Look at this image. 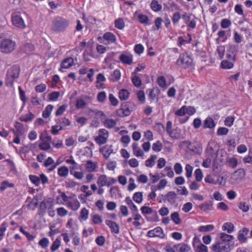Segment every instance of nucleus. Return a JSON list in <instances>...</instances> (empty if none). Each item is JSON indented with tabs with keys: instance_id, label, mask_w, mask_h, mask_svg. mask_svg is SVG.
<instances>
[{
	"instance_id": "nucleus-32",
	"label": "nucleus",
	"mask_w": 252,
	"mask_h": 252,
	"mask_svg": "<svg viewBox=\"0 0 252 252\" xmlns=\"http://www.w3.org/2000/svg\"><path fill=\"white\" fill-rule=\"evenodd\" d=\"M234 226L231 222L224 223L222 226V230H226L228 233H231L234 230Z\"/></svg>"
},
{
	"instance_id": "nucleus-51",
	"label": "nucleus",
	"mask_w": 252,
	"mask_h": 252,
	"mask_svg": "<svg viewBox=\"0 0 252 252\" xmlns=\"http://www.w3.org/2000/svg\"><path fill=\"white\" fill-rule=\"evenodd\" d=\"M108 98L111 105L113 106L118 105L119 101L113 94H109Z\"/></svg>"
},
{
	"instance_id": "nucleus-28",
	"label": "nucleus",
	"mask_w": 252,
	"mask_h": 252,
	"mask_svg": "<svg viewBox=\"0 0 252 252\" xmlns=\"http://www.w3.org/2000/svg\"><path fill=\"white\" fill-rule=\"evenodd\" d=\"M121 77V72L118 69L115 70L110 76V80L115 82L118 81Z\"/></svg>"
},
{
	"instance_id": "nucleus-3",
	"label": "nucleus",
	"mask_w": 252,
	"mask_h": 252,
	"mask_svg": "<svg viewBox=\"0 0 252 252\" xmlns=\"http://www.w3.org/2000/svg\"><path fill=\"white\" fill-rule=\"evenodd\" d=\"M176 63L178 65L187 69L193 66V60L188 53H184L180 55Z\"/></svg>"
},
{
	"instance_id": "nucleus-18",
	"label": "nucleus",
	"mask_w": 252,
	"mask_h": 252,
	"mask_svg": "<svg viewBox=\"0 0 252 252\" xmlns=\"http://www.w3.org/2000/svg\"><path fill=\"white\" fill-rule=\"evenodd\" d=\"M106 224L108 225L111 229V232L116 234L119 233V226L114 221L106 220L105 221Z\"/></svg>"
},
{
	"instance_id": "nucleus-60",
	"label": "nucleus",
	"mask_w": 252,
	"mask_h": 252,
	"mask_svg": "<svg viewBox=\"0 0 252 252\" xmlns=\"http://www.w3.org/2000/svg\"><path fill=\"white\" fill-rule=\"evenodd\" d=\"M185 170L186 171V177L188 178H190L192 176L193 167L190 165L188 164L186 166Z\"/></svg>"
},
{
	"instance_id": "nucleus-25",
	"label": "nucleus",
	"mask_w": 252,
	"mask_h": 252,
	"mask_svg": "<svg viewBox=\"0 0 252 252\" xmlns=\"http://www.w3.org/2000/svg\"><path fill=\"white\" fill-rule=\"evenodd\" d=\"M235 62L228 61V60H223L220 64V66L222 69H229L233 68Z\"/></svg>"
},
{
	"instance_id": "nucleus-53",
	"label": "nucleus",
	"mask_w": 252,
	"mask_h": 252,
	"mask_svg": "<svg viewBox=\"0 0 252 252\" xmlns=\"http://www.w3.org/2000/svg\"><path fill=\"white\" fill-rule=\"evenodd\" d=\"M34 117V115L31 112H29L27 115L24 117H22L20 120L25 122H28L32 121Z\"/></svg>"
},
{
	"instance_id": "nucleus-27",
	"label": "nucleus",
	"mask_w": 252,
	"mask_h": 252,
	"mask_svg": "<svg viewBox=\"0 0 252 252\" xmlns=\"http://www.w3.org/2000/svg\"><path fill=\"white\" fill-rule=\"evenodd\" d=\"M215 126V124L213 121V120L210 117H208L204 121L203 125V127L204 128H212L214 127Z\"/></svg>"
},
{
	"instance_id": "nucleus-46",
	"label": "nucleus",
	"mask_w": 252,
	"mask_h": 252,
	"mask_svg": "<svg viewBox=\"0 0 252 252\" xmlns=\"http://www.w3.org/2000/svg\"><path fill=\"white\" fill-rule=\"evenodd\" d=\"M104 125L106 127L111 128L116 125V122L113 119H107L105 121Z\"/></svg>"
},
{
	"instance_id": "nucleus-20",
	"label": "nucleus",
	"mask_w": 252,
	"mask_h": 252,
	"mask_svg": "<svg viewBox=\"0 0 252 252\" xmlns=\"http://www.w3.org/2000/svg\"><path fill=\"white\" fill-rule=\"evenodd\" d=\"M220 238L221 240V242H224L226 243L234 244L233 239V236L229 234H225L224 233H221L220 234Z\"/></svg>"
},
{
	"instance_id": "nucleus-55",
	"label": "nucleus",
	"mask_w": 252,
	"mask_h": 252,
	"mask_svg": "<svg viewBox=\"0 0 252 252\" xmlns=\"http://www.w3.org/2000/svg\"><path fill=\"white\" fill-rule=\"evenodd\" d=\"M132 82L136 87H139L141 85V80L139 77L134 75L132 78Z\"/></svg>"
},
{
	"instance_id": "nucleus-4",
	"label": "nucleus",
	"mask_w": 252,
	"mask_h": 252,
	"mask_svg": "<svg viewBox=\"0 0 252 252\" xmlns=\"http://www.w3.org/2000/svg\"><path fill=\"white\" fill-rule=\"evenodd\" d=\"M16 46L15 41L10 38H4L0 42V49L2 53L8 54L15 50Z\"/></svg>"
},
{
	"instance_id": "nucleus-30",
	"label": "nucleus",
	"mask_w": 252,
	"mask_h": 252,
	"mask_svg": "<svg viewBox=\"0 0 252 252\" xmlns=\"http://www.w3.org/2000/svg\"><path fill=\"white\" fill-rule=\"evenodd\" d=\"M151 7L153 11L157 12L161 10L162 6L157 0H153L151 3Z\"/></svg>"
},
{
	"instance_id": "nucleus-33",
	"label": "nucleus",
	"mask_w": 252,
	"mask_h": 252,
	"mask_svg": "<svg viewBox=\"0 0 252 252\" xmlns=\"http://www.w3.org/2000/svg\"><path fill=\"white\" fill-rule=\"evenodd\" d=\"M53 108L54 107L52 105H48L46 107L45 110H44L42 112V116L44 118H48L50 116Z\"/></svg>"
},
{
	"instance_id": "nucleus-21",
	"label": "nucleus",
	"mask_w": 252,
	"mask_h": 252,
	"mask_svg": "<svg viewBox=\"0 0 252 252\" xmlns=\"http://www.w3.org/2000/svg\"><path fill=\"white\" fill-rule=\"evenodd\" d=\"M40 139L42 141L39 144V147L41 150L47 151L51 148L49 142L45 141L44 135H40Z\"/></svg>"
},
{
	"instance_id": "nucleus-11",
	"label": "nucleus",
	"mask_w": 252,
	"mask_h": 252,
	"mask_svg": "<svg viewBox=\"0 0 252 252\" xmlns=\"http://www.w3.org/2000/svg\"><path fill=\"white\" fill-rule=\"evenodd\" d=\"M245 176V170L243 168H240L233 173L232 178L236 181H240L244 178Z\"/></svg>"
},
{
	"instance_id": "nucleus-34",
	"label": "nucleus",
	"mask_w": 252,
	"mask_h": 252,
	"mask_svg": "<svg viewBox=\"0 0 252 252\" xmlns=\"http://www.w3.org/2000/svg\"><path fill=\"white\" fill-rule=\"evenodd\" d=\"M156 155H152L150 158L146 160L145 165L147 167H152L155 163V160L157 159Z\"/></svg>"
},
{
	"instance_id": "nucleus-13",
	"label": "nucleus",
	"mask_w": 252,
	"mask_h": 252,
	"mask_svg": "<svg viewBox=\"0 0 252 252\" xmlns=\"http://www.w3.org/2000/svg\"><path fill=\"white\" fill-rule=\"evenodd\" d=\"M16 130L13 129L12 131L15 135H22L24 134L25 130L22 124L16 122L14 125Z\"/></svg>"
},
{
	"instance_id": "nucleus-54",
	"label": "nucleus",
	"mask_w": 252,
	"mask_h": 252,
	"mask_svg": "<svg viewBox=\"0 0 252 252\" xmlns=\"http://www.w3.org/2000/svg\"><path fill=\"white\" fill-rule=\"evenodd\" d=\"M231 25V22L228 19H223L220 23L221 27L223 29H226Z\"/></svg>"
},
{
	"instance_id": "nucleus-48",
	"label": "nucleus",
	"mask_w": 252,
	"mask_h": 252,
	"mask_svg": "<svg viewBox=\"0 0 252 252\" xmlns=\"http://www.w3.org/2000/svg\"><path fill=\"white\" fill-rule=\"evenodd\" d=\"M13 184L9 183L7 181H3L1 183V186L0 187V190L1 191H4L6 188H12L14 187Z\"/></svg>"
},
{
	"instance_id": "nucleus-26",
	"label": "nucleus",
	"mask_w": 252,
	"mask_h": 252,
	"mask_svg": "<svg viewBox=\"0 0 252 252\" xmlns=\"http://www.w3.org/2000/svg\"><path fill=\"white\" fill-rule=\"evenodd\" d=\"M132 148L133 149V154L136 157H143L144 154L142 151L138 147V144L137 143H133L132 144Z\"/></svg>"
},
{
	"instance_id": "nucleus-14",
	"label": "nucleus",
	"mask_w": 252,
	"mask_h": 252,
	"mask_svg": "<svg viewBox=\"0 0 252 252\" xmlns=\"http://www.w3.org/2000/svg\"><path fill=\"white\" fill-rule=\"evenodd\" d=\"M99 151L102 154L104 158H108L113 152L112 146L108 145H106L100 149Z\"/></svg>"
},
{
	"instance_id": "nucleus-47",
	"label": "nucleus",
	"mask_w": 252,
	"mask_h": 252,
	"mask_svg": "<svg viewBox=\"0 0 252 252\" xmlns=\"http://www.w3.org/2000/svg\"><path fill=\"white\" fill-rule=\"evenodd\" d=\"M7 226L8 224L6 222H3L0 225V240L3 238V236H4V232L6 231Z\"/></svg>"
},
{
	"instance_id": "nucleus-8",
	"label": "nucleus",
	"mask_w": 252,
	"mask_h": 252,
	"mask_svg": "<svg viewBox=\"0 0 252 252\" xmlns=\"http://www.w3.org/2000/svg\"><path fill=\"white\" fill-rule=\"evenodd\" d=\"M67 25V21L63 19H56L54 22V28L57 31H63Z\"/></svg>"
},
{
	"instance_id": "nucleus-2",
	"label": "nucleus",
	"mask_w": 252,
	"mask_h": 252,
	"mask_svg": "<svg viewBox=\"0 0 252 252\" xmlns=\"http://www.w3.org/2000/svg\"><path fill=\"white\" fill-rule=\"evenodd\" d=\"M20 70L18 66L13 65L7 71L5 80L6 86H12L15 79L19 76Z\"/></svg>"
},
{
	"instance_id": "nucleus-5",
	"label": "nucleus",
	"mask_w": 252,
	"mask_h": 252,
	"mask_svg": "<svg viewBox=\"0 0 252 252\" xmlns=\"http://www.w3.org/2000/svg\"><path fill=\"white\" fill-rule=\"evenodd\" d=\"M234 246V244L220 242L213 244L211 249L215 252H230Z\"/></svg>"
},
{
	"instance_id": "nucleus-31",
	"label": "nucleus",
	"mask_w": 252,
	"mask_h": 252,
	"mask_svg": "<svg viewBox=\"0 0 252 252\" xmlns=\"http://www.w3.org/2000/svg\"><path fill=\"white\" fill-rule=\"evenodd\" d=\"M106 176L105 175H101L98 178L97 184L99 187H102L106 186Z\"/></svg>"
},
{
	"instance_id": "nucleus-64",
	"label": "nucleus",
	"mask_w": 252,
	"mask_h": 252,
	"mask_svg": "<svg viewBox=\"0 0 252 252\" xmlns=\"http://www.w3.org/2000/svg\"><path fill=\"white\" fill-rule=\"evenodd\" d=\"M49 242L47 238H43L41 239L38 243V244L43 248H45L48 247Z\"/></svg>"
},
{
	"instance_id": "nucleus-16",
	"label": "nucleus",
	"mask_w": 252,
	"mask_h": 252,
	"mask_svg": "<svg viewBox=\"0 0 252 252\" xmlns=\"http://www.w3.org/2000/svg\"><path fill=\"white\" fill-rule=\"evenodd\" d=\"M85 167L88 172H93L95 170V169L98 167V166L96 162L88 160L86 161Z\"/></svg>"
},
{
	"instance_id": "nucleus-63",
	"label": "nucleus",
	"mask_w": 252,
	"mask_h": 252,
	"mask_svg": "<svg viewBox=\"0 0 252 252\" xmlns=\"http://www.w3.org/2000/svg\"><path fill=\"white\" fill-rule=\"evenodd\" d=\"M181 14L179 12L174 13L172 17V22L174 24H176L181 19Z\"/></svg>"
},
{
	"instance_id": "nucleus-52",
	"label": "nucleus",
	"mask_w": 252,
	"mask_h": 252,
	"mask_svg": "<svg viewBox=\"0 0 252 252\" xmlns=\"http://www.w3.org/2000/svg\"><path fill=\"white\" fill-rule=\"evenodd\" d=\"M92 221L95 224H99L102 221V217L98 214L94 215L92 216Z\"/></svg>"
},
{
	"instance_id": "nucleus-45",
	"label": "nucleus",
	"mask_w": 252,
	"mask_h": 252,
	"mask_svg": "<svg viewBox=\"0 0 252 252\" xmlns=\"http://www.w3.org/2000/svg\"><path fill=\"white\" fill-rule=\"evenodd\" d=\"M214 229V226L212 224L200 226L199 227V231L200 232H207L213 230Z\"/></svg>"
},
{
	"instance_id": "nucleus-29",
	"label": "nucleus",
	"mask_w": 252,
	"mask_h": 252,
	"mask_svg": "<svg viewBox=\"0 0 252 252\" xmlns=\"http://www.w3.org/2000/svg\"><path fill=\"white\" fill-rule=\"evenodd\" d=\"M68 169L66 166H62L58 168V173L60 176L65 177L68 174Z\"/></svg>"
},
{
	"instance_id": "nucleus-59",
	"label": "nucleus",
	"mask_w": 252,
	"mask_h": 252,
	"mask_svg": "<svg viewBox=\"0 0 252 252\" xmlns=\"http://www.w3.org/2000/svg\"><path fill=\"white\" fill-rule=\"evenodd\" d=\"M88 215L89 212L88 210L85 208H83L81 211L80 218L83 220H85L88 219Z\"/></svg>"
},
{
	"instance_id": "nucleus-24",
	"label": "nucleus",
	"mask_w": 252,
	"mask_h": 252,
	"mask_svg": "<svg viewBox=\"0 0 252 252\" xmlns=\"http://www.w3.org/2000/svg\"><path fill=\"white\" fill-rule=\"evenodd\" d=\"M74 64V60L72 58L65 59L61 63V67L64 68H68Z\"/></svg>"
},
{
	"instance_id": "nucleus-42",
	"label": "nucleus",
	"mask_w": 252,
	"mask_h": 252,
	"mask_svg": "<svg viewBox=\"0 0 252 252\" xmlns=\"http://www.w3.org/2000/svg\"><path fill=\"white\" fill-rule=\"evenodd\" d=\"M133 200L137 203H140L143 200V194L141 192H135L133 196Z\"/></svg>"
},
{
	"instance_id": "nucleus-58",
	"label": "nucleus",
	"mask_w": 252,
	"mask_h": 252,
	"mask_svg": "<svg viewBox=\"0 0 252 252\" xmlns=\"http://www.w3.org/2000/svg\"><path fill=\"white\" fill-rule=\"evenodd\" d=\"M57 124L62 125H63V126H69L70 124V122L68 119H66L65 118H63L58 120Z\"/></svg>"
},
{
	"instance_id": "nucleus-19",
	"label": "nucleus",
	"mask_w": 252,
	"mask_h": 252,
	"mask_svg": "<svg viewBox=\"0 0 252 252\" xmlns=\"http://www.w3.org/2000/svg\"><path fill=\"white\" fill-rule=\"evenodd\" d=\"M52 207H53V202L49 200H44L40 204V208L43 212L46 209H51Z\"/></svg>"
},
{
	"instance_id": "nucleus-35",
	"label": "nucleus",
	"mask_w": 252,
	"mask_h": 252,
	"mask_svg": "<svg viewBox=\"0 0 252 252\" xmlns=\"http://www.w3.org/2000/svg\"><path fill=\"white\" fill-rule=\"evenodd\" d=\"M212 207L213 203L212 202H210L209 203H204L199 206V208L205 212L211 210L212 209Z\"/></svg>"
},
{
	"instance_id": "nucleus-37",
	"label": "nucleus",
	"mask_w": 252,
	"mask_h": 252,
	"mask_svg": "<svg viewBox=\"0 0 252 252\" xmlns=\"http://www.w3.org/2000/svg\"><path fill=\"white\" fill-rule=\"evenodd\" d=\"M107 136L99 135L95 138V141L97 144L100 145L105 144L107 141Z\"/></svg>"
},
{
	"instance_id": "nucleus-23",
	"label": "nucleus",
	"mask_w": 252,
	"mask_h": 252,
	"mask_svg": "<svg viewBox=\"0 0 252 252\" xmlns=\"http://www.w3.org/2000/svg\"><path fill=\"white\" fill-rule=\"evenodd\" d=\"M164 197L167 200L168 202L171 204H174L175 203L177 198V195L174 191H169Z\"/></svg>"
},
{
	"instance_id": "nucleus-12",
	"label": "nucleus",
	"mask_w": 252,
	"mask_h": 252,
	"mask_svg": "<svg viewBox=\"0 0 252 252\" xmlns=\"http://www.w3.org/2000/svg\"><path fill=\"white\" fill-rule=\"evenodd\" d=\"M119 60L124 64L130 65L133 63V56L131 54H123L119 56Z\"/></svg>"
},
{
	"instance_id": "nucleus-9",
	"label": "nucleus",
	"mask_w": 252,
	"mask_h": 252,
	"mask_svg": "<svg viewBox=\"0 0 252 252\" xmlns=\"http://www.w3.org/2000/svg\"><path fill=\"white\" fill-rule=\"evenodd\" d=\"M182 143L188 144L187 148L195 154H200L202 152V148L199 144L195 145L189 141H184Z\"/></svg>"
},
{
	"instance_id": "nucleus-43",
	"label": "nucleus",
	"mask_w": 252,
	"mask_h": 252,
	"mask_svg": "<svg viewBox=\"0 0 252 252\" xmlns=\"http://www.w3.org/2000/svg\"><path fill=\"white\" fill-rule=\"evenodd\" d=\"M68 205L71 209L74 211H76L80 207V202L77 200H74L68 203Z\"/></svg>"
},
{
	"instance_id": "nucleus-17",
	"label": "nucleus",
	"mask_w": 252,
	"mask_h": 252,
	"mask_svg": "<svg viewBox=\"0 0 252 252\" xmlns=\"http://www.w3.org/2000/svg\"><path fill=\"white\" fill-rule=\"evenodd\" d=\"M103 38L107 41V43L105 44H110L115 42L116 41V36L110 32H107L104 33Z\"/></svg>"
},
{
	"instance_id": "nucleus-40",
	"label": "nucleus",
	"mask_w": 252,
	"mask_h": 252,
	"mask_svg": "<svg viewBox=\"0 0 252 252\" xmlns=\"http://www.w3.org/2000/svg\"><path fill=\"white\" fill-rule=\"evenodd\" d=\"M61 245V238H57L55 241L53 243L51 247V250L52 252L56 251Z\"/></svg>"
},
{
	"instance_id": "nucleus-1",
	"label": "nucleus",
	"mask_w": 252,
	"mask_h": 252,
	"mask_svg": "<svg viewBox=\"0 0 252 252\" xmlns=\"http://www.w3.org/2000/svg\"><path fill=\"white\" fill-rule=\"evenodd\" d=\"M136 108L135 104L131 101L123 102L121 104V108L116 111V114L119 117H126L129 116Z\"/></svg>"
},
{
	"instance_id": "nucleus-49",
	"label": "nucleus",
	"mask_w": 252,
	"mask_h": 252,
	"mask_svg": "<svg viewBox=\"0 0 252 252\" xmlns=\"http://www.w3.org/2000/svg\"><path fill=\"white\" fill-rule=\"evenodd\" d=\"M86 103L83 98H78L76 100V106L78 109H83L86 106Z\"/></svg>"
},
{
	"instance_id": "nucleus-38",
	"label": "nucleus",
	"mask_w": 252,
	"mask_h": 252,
	"mask_svg": "<svg viewBox=\"0 0 252 252\" xmlns=\"http://www.w3.org/2000/svg\"><path fill=\"white\" fill-rule=\"evenodd\" d=\"M171 219L176 224H179L181 222V220L178 212H175L171 214Z\"/></svg>"
},
{
	"instance_id": "nucleus-41",
	"label": "nucleus",
	"mask_w": 252,
	"mask_h": 252,
	"mask_svg": "<svg viewBox=\"0 0 252 252\" xmlns=\"http://www.w3.org/2000/svg\"><path fill=\"white\" fill-rule=\"evenodd\" d=\"M125 23L122 18H118L115 22V27L119 30H122L125 27Z\"/></svg>"
},
{
	"instance_id": "nucleus-15",
	"label": "nucleus",
	"mask_w": 252,
	"mask_h": 252,
	"mask_svg": "<svg viewBox=\"0 0 252 252\" xmlns=\"http://www.w3.org/2000/svg\"><path fill=\"white\" fill-rule=\"evenodd\" d=\"M230 51H228L226 53V58L228 61H235V56L236 54V48L234 45L230 46Z\"/></svg>"
},
{
	"instance_id": "nucleus-44",
	"label": "nucleus",
	"mask_w": 252,
	"mask_h": 252,
	"mask_svg": "<svg viewBox=\"0 0 252 252\" xmlns=\"http://www.w3.org/2000/svg\"><path fill=\"white\" fill-rule=\"evenodd\" d=\"M162 143L159 141H157L153 144L152 149L155 152H158L162 150Z\"/></svg>"
},
{
	"instance_id": "nucleus-7",
	"label": "nucleus",
	"mask_w": 252,
	"mask_h": 252,
	"mask_svg": "<svg viewBox=\"0 0 252 252\" xmlns=\"http://www.w3.org/2000/svg\"><path fill=\"white\" fill-rule=\"evenodd\" d=\"M29 178L32 183L37 187L39 185L40 182L43 184H45L48 182L47 177L44 174H41L39 177L36 175H30Z\"/></svg>"
},
{
	"instance_id": "nucleus-56",
	"label": "nucleus",
	"mask_w": 252,
	"mask_h": 252,
	"mask_svg": "<svg viewBox=\"0 0 252 252\" xmlns=\"http://www.w3.org/2000/svg\"><path fill=\"white\" fill-rule=\"evenodd\" d=\"M238 164L237 159L235 158H231L228 160V165L232 168H235Z\"/></svg>"
},
{
	"instance_id": "nucleus-39",
	"label": "nucleus",
	"mask_w": 252,
	"mask_h": 252,
	"mask_svg": "<svg viewBox=\"0 0 252 252\" xmlns=\"http://www.w3.org/2000/svg\"><path fill=\"white\" fill-rule=\"evenodd\" d=\"M138 19L140 23L145 25H149V18L147 16L140 14L138 15Z\"/></svg>"
},
{
	"instance_id": "nucleus-22",
	"label": "nucleus",
	"mask_w": 252,
	"mask_h": 252,
	"mask_svg": "<svg viewBox=\"0 0 252 252\" xmlns=\"http://www.w3.org/2000/svg\"><path fill=\"white\" fill-rule=\"evenodd\" d=\"M174 248L179 252H188L190 250V247L186 244L182 243L174 245Z\"/></svg>"
},
{
	"instance_id": "nucleus-61",
	"label": "nucleus",
	"mask_w": 252,
	"mask_h": 252,
	"mask_svg": "<svg viewBox=\"0 0 252 252\" xmlns=\"http://www.w3.org/2000/svg\"><path fill=\"white\" fill-rule=\"evenodd\" d=\"M195 179L197 182H200L202 179L203 174L200 169L198 168L195 171Z\"/></svg>"
},
{
	"instance_id": "nucleus-36",
	"label": "nucleus",
	"mask_w": 252,
	"mask_h": 252,
	"mask_svg": "<svg viewBox=\"0 0 252 252\" xmlns=\"http://www.w3.org/2000/svg\"><path fill=\"white\" fill-rule=\"evenodd\" d=\"M129 93L126 89H122L119 93V97L121 100H126L129 97Z\"/></svg>"
},
{
	"instance_id": "nucleus-10",
	"label": "nucleus",
	"mask_w": 252,
	"mask_h": 252,
	"mask_svg": "<svg viewBox=\"0 0 252 252\" xmlns=\"http://www.w3.org/2000/svg\"><path fill=\"white\" fill-rule=\"evenodd\" d=\"M147 236L149 237H158L164 238V234L163 233L162 229L160 227H157L153 230L149 231L147 233Z\"/></svg>"
},
{
	"instance_id": "nucleus-6",
	"label": "nucleus",
	"mask_w": 252,
	"mask_h": 252,
	"mask_svg": "<svg viewBox=\"0 0 252 252\" xmlns=\"http://www.w3.org/2000/svg\"><path fill=\"white\" fill-rule=\"evenodd\" d=\"M12 21L13 25L20 29H25L26 25L19 12H15L12 15Z\"/></svg>"
},
{
	"instance_id": "nucleus-62",
	"label": "nucleus",
	"mask_w": 252,
	"mask_h": 252,
	"mask_svg": "<svg viewBox=\"0 0 252 252\" xmlns=\"http://www.w3.org/2000/svg\"><path fill=\"white\" fill-rule=\"evenodd\" d=\"M60 94L58 92H53L49 94V99L50 100L56 101L59 98Z\"/></svg>"
},
{
	"instance_id": "nucleus-50",
	"label": "nucleus",
	"mask_w": 252,
	"mask_h": 252,
	"mask_svg": "<svg viewBox=\"0 0 252 252\" xmlns=\"http://www.w3.org/2000/svg\"><path fill=\"white\" fill-rule=\"evenodd\" d=\"M157 83L161 88H164L166 86V79L163 76H160L158 78Z\"/></svg>"
},
{
	"instance_id": "nucleus-57",
	"label": "nucleus",
	"mask_w": 252,
	"mask_h": 252,
	"mask_svg": "<svg viewBox=\"0 0 252 252\" xmlns=\"http://www.w3.org/2000/svg\"><path fill=\"white\" fill-rule=\"evenodd\" d=\"M106 99V94L105 92H101L97 94V99L99 102H104Z\"/></svg>"
}]
</instances>
